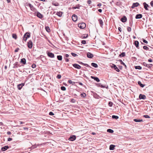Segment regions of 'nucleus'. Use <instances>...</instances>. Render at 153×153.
<instances>
[{
    "instance_id": "nucleus-13",
    "label": "nucleus",
    "mask_w": 153,
    "mask_h": 153,
    "mask_svg": "<svg viewBox=\"0 0 153 153\" xmlns=\"http://www.w3.org/2000/svg\"><path fill=\"white\" fill-rule=\"evenodd\" d=\"M72 18L74 21L75 22L77 20V16L76 15L74 14L72 17Z\"/></svg>"
},
{
    "instance_id": "nucleus-15",
    "label": "nucleus",
    "mask_w": 153,
    "mask_h": 153,
    "mask_svg": "<svg viewBox=\"0 0 153 153\" xmlns=\"http://www.w3.org/2000/svg\"><path fill=\"white\" fill-rule=\"evenodd\" d=\"M20 63H22L24 65L26 63V59L24 58L21 59Z\"/></svg>"
},
{
    "instance_id": "nucleus-63",
    "label": "nucleus",
    "mask_w": 153,
    "mask_h": 153,
    "mask_svg": "<svg viewBox=\"0 0 153 153\" xmlns=\"http://www.w3.org/2000/svg\"><path fill=\"white\" fill-rule=\"evenodd\" d=\"M7 134L8 135H10L11 134V132L10 131H8L7 132Z\"/></svg>"
},
{
    "instance_id": "nucleus-52",
    "label": "nucleus",
    "mask_w": 153,
    "mask_h": 153,
    "mask_svg": "<svg viewBox=\"0 0 153 153\" xmlns=\"http://www.w3.org/2000/svg\"><path fill=\"white\" fill-rule=\"evenodd\" d=\"M87 3L88 4H91V1L90 0H88L87 1Z\"/></svg>"
},
{
    "instance_id": "nucleus-44",
    "label": "nucleus",
    "mask_w": 153,
    "mask_h": 153,
    "mask_svg": "<svg viewBox=\"0 0 153 153\" xmlns=\"http://www.w3.org/2000/svg\"><path fill=\"white\" fill-rule=\"evenodd\" d=\"M71 54L74 57H76L78 56V55L77 54L73 53H71Z\"/></svg>"
},
{
    "instance_id": "nucleus-22",
    "label": "nucleus",
    "mask_w": 153,
    "mask_h": 153,
    "mask_svg": "<svg viewBox=\"0 0 153 153\" xmlns=\"http://www.w3.org/2000/svg\"><path fill=\"white\" fill-rule=\"evenodd\" d=\"M25 36H26V38H25V41H26L27 39L30 37V35L29 33H26L25 34Z\"/></svg>"
},
{
    "instance_id": "nucleus-61",
    "label": "nucleus",
    "mask_w": 153,
    "mask_h": 153,
    "mask_svg": "<svg viewBox=\"0 0 153 153\" xmlns=\"http://www.w3.org/2000/svg\"><path fill=\"white\" fill-rule=\"evenodd\" d=\"M19 48H16L15 50V52H17L19 50Z\"/></svg>"
},
{
    "instance_id": "nucleus-4",
    "label": "nucleus",
    "mask_w": 153,
    "mask_h": 153,
    "mask_svg": "<svg viewBox=\"0 0 153 153\" xmlns=\"http://www.w3.org/2000/svg\"><path fill=\"white\" fill-rule=\"evenodd\" d=\"M28 6L30 7L31 10L33 11H35L36 10V9L33 7V6L31 4L29 3L28 4Z\"/></svg>"
},
{
    "instance_id": "nucleus-11",
    "label": "nucleus",
    "mask_w": 153,
    "mask_h": 153,
    "mask_svg": "<svg viewBox=\"0 0 153 153\" xmlns=\"http://www.w3.org/2000/svg\"><path fill=\"white\" fill-rule=\"evenodd\" d=\"M39 146V144H35L32 145L30 147L28 148V149H30L31 150H33L35 148H37V147Z\"/></svg>"
},
{
    "instance_id": "nucleus-17",
    "label": "nucleus",
    "mask_w": 153,
    "mask_h": 153,
    "mask_svg": "<svg viewBox=\"0 0 153 153\" xmlns=\"http://www.w3.org/2000/svg\"><path fill=\"white\" fill-rule=\"evenodd\" d=\"M142 15L141 14H139L136 15L135 18L136 19H140L142 17Z\"/></svg>"
},
{
    "instance_id": "nucleus-10",
    "label": "nucleus",
    "mask_w": 153,
    "mask_h": 153,
    "mask_svg": "<svg viewBox=\"0 0 153 153\" xmlns=\"http://www.w3.org/2000/svg\"><path fill=\"white\" fill-rule=\"evenodd\" d=\"M143 5L144 7V8L145 9L147 10H149L148 9V7H149V5L146 3V2H144L143 3Z\"/></svg>"
},
{
    "instance_id": "nucleus-9",
    "label": "nucleus",
    "mask_w": 153,
    "mask_h": 153,
    "mask_svg": "<svg viewBox=\"0 0 153 153\" xmlns=\"http://www.w3.org/2000/svg\"><path fill=\"white\" fill-rule=\"evenodd\" d=\"M36 14L37 16L40 19H42L43 18V15L39 12H37L36 13Z\"/></svg>"
},
{
    "instance_id": "nucleus-23",
    "label": "nucleus",
    "mask_w": 153,
    "mask_h": 153,
    "mask_svg": "<svg viewBox=\"0 0 153 153\" xmlns=\"http://www.w3.org/2000/svg\"><path fill=\"white\" fill-rule=\"evenodd\" d=\"M13 68H18V66H19V65L18 64V62H16L14 64Z\"/></svg>"
},
{
    "instance_id": "nucleus-55",
    "label": "nucleus",
    "mask_w": 153,
    "mask_h": 153,
    "mask_svg": "<svg viewBox=\"0 0 153 153\" xmlns=\"http://www.w3.org/2000/svg\"><path fill=\"white\" fill-rule=\"evenodd\" d=\"M143 42L144 43H148V41L146 40H145V39H143Z\"/></svg>"
},
{
    "instance_id": "nucleus-60",
    "label": "nucleus",
    "mask_w": 153,
    "mask_h": 153,
    "mask_svg": "<svg viewBox=\"0 0 153 153\" xmlns=\"http://www.w3.org/2000/svg\"><path fill=\"white\" fill-rule=\"evenodd\" d=\"M12 140V138H10V137L8 138L7 139V141H10Z\"/></svg>"
},
{
    "instance_id": "nucleus-64",
    "label": "nucleus",
    "mask_w": 153,
    "mask_h": 153,
    "mask_svg": "<svg viewBox=\"0 0 153 153\" xmlns=\"http://www.w3.org/2000/svg\"><path fill=\"white\" fill-rule=\"evenodd\" d=\"M118 30L120 32H121V28L120 27H119L118 28Z\"/></svg>"
},
{
    "instance_id": "nucleus-16",
    "label": "nucleus",
    "mask_w": 153,
    "mask_h": 153,
    "mask_svg": "<svg viewBox=\"0 0 153 153\" xmlns=\"http://www.w3.org/2000/svg\"><path fill=\"white\" fill-rule=\"evenodd\" d=\"M127 18L126 16H124L121 19V21L123 22H125L127 21Z\"/></svg>"
},
{
    "instance_id": "nucleus-25",
    "label": "nucleus",
    "mask_w": 153,
    "mask_h": 153,
    "mask_svg": "<svg viewBox=\"0 0 153 153\" xmlns=\"http://www.w3.org/2000/svg\"><path fill=\"white\" fill-rule=\"evenodd\" d=\"M81 6L79 4H78L76 5L75 7H72V8L73 9H79V7H81Z\"/></svg>"
},
{
    "instance_id": "nucleus-5",
    "label": "nucleus",
    "mask_w": 153,
    "mask_h": 153,
    "mask_svg": "<svg viewBox=\"0 0 153 153\" xmlns=\"http://www.w3.org/2000/svg\"><path fill=\"white\" fill-rule=\"evenodd\" d=\"M48 56L51 58H54V55L53 53H52L48 52L47 53Z\"/></svg>"
},
{
    "instance_id": "nucleus-1",
    "label": "nucleus",
    "mask_w": 153,
    "mask_h": 153,
    "mask_svg": "<svg viewBox=\"0 0 153 153\" xmlns=\"http://www.w3.org/2000/svg\"><path fill=\"white\" fill-rule=\"evenodd\" d=\"M78 26L80 28L83 29L85 27L86 25L85 23L82 22L79 24Z\"/></svg>"
},
{
    "instance_id": "nucleus-39",
    "label": "nucleus",
    "mask_w": 153,
    "mask_h": 153,
    "mask_svg": "<svg viewBox=\"0 0 153 153\" xmlns=\"http://www.w3.org/2000/svg\"><path fill=\"white\" fill-rule=\"evenodd\" d=\"M135 68L136 69L141 70L142 69V67L140 66H135Z\"/></svg>"
},
{
    "instance_id": "nucleus-59",
    "label": "nucleus",
    "mask_w": 153,
    "mask_h": 153,
    "mask_svg": "<svg viewBox=\"0 0 153 153\" xmlns=\"http://www.w3.org/2000/svg\"><path fill=\"white\" fill-rule=\"evenodd\" d=\"M73 97L75 98H77L78 96L76 94H73Z\"/></svg>"
},
{
    "instance_id": "nucleus-41",
    "label": "nucleus",
    "mask_w": 153,
    "mask_h": 153,
    "mask_svg": "<svg viewBox=\"0 0 153 153\" xmlns=\"http://www.w3.org/2000/svg\"><path fill=\"white\" fill-rule=\"evenodd\" d=\"M107 131L110 133H113L114 132V131L112 129H107Z\"/></svg>"
},
{
    "instance_id": "nucleus-26",
    "label": "nucleus",
    "mask_w": 153,
    "mask_h": 153,
    "mask_svg": "<svg viewBox=\"0 0 153 153\" xmlns=\"http://www.w3.org/2000/svg\"><path fill=\"white\" fill-rule=\"evenodd\" d=\"M91 65L95 68H97L98 67L97 64L94 62H92L91 63Z\"/></svg>"
},
{
    "instance_id": "nucleus-27",
    "label": "nucleus",
    "mask_w": 153,
    "mask_h": 153,
    "mask_svg": "<svg viewBox=\"0 0 153 153\" xmlns=\"http://www.w3.org/2000/svg\"><path fill=\"white\" fill-rule=\"evenodd\" d=\"M115 146L113 145H111L109 146V149L110 150H113L114 149Z\"/></svg>"
},
{
    "instance_id": "nucleus-47",
    "label": "nucleus",
    "mask_w": 153,
    "mask_h": 153,
    "mask_svg": "<svg viewBox=\"0 0 153 153\" xmlns=\"http://www.w3.org/2000/svg\"><path fill=\"white\" fill-rule=\"evenodd\" d=\"M108 105L110 107H111L112 106L113 103L111 102H108Z\"/></svg>"
},
{
    "instance_id": "nucleus-42",
    "label": "nucleus",
    "mask_w": 153,
    "mask_h": 153,
    "mask_svg": "<svg viewBox=\"0 0 153 153\" xmlns=\"http://www.w3.org/2000/svg\"><path fill=\"white\" fill-rule=\"evenodd\" d=\"M112 118L115 119H117L119 118V117L118 116L114 115H112Z\"/></svg>"
},
{
    "instance_id": "nucleus-12",
    "label": "nucleus",
    "mask_w": 153,
    "mask_h": 153,
    "mask_svg": "<svg viewBox=\"0 0 153 153\" xmlns=\"http://www.w3.org/2000/svg\"><path fill=\"white\" fill-rule=\"evenodd\" d=\"M73 66L78 69H80L81 68V67L80 65H79L78 64H74L73 65Z\"/></svg>"
},
{
    "instance_id": "nucleus-2",
    "label": "nucleus",
    "mask_w": 153,
    "mask_h": 153,
    "mask_svg": "<svg viewBox=\"0 0 153 153\" xmlns=\"http://www.w3.org/2000/svg\"><path fill=\"white\" fill-rule=\"evenodd\" d=\"M27 46L30 49L32 48L33 46V43L31 40H29L27 42Z\"/></svg>"
},
{
    "instance_id": "nucleus-48",
    "label": "nucleus",
    "mask_w": 153,
    "mask_h": 153,
    "mask_svg": "<svg viewBox=\"0 0 153 153\" xmlns=\"http://www.w3.org/2000/svg\"><path fill=\"white\" fill-rule=\"evenodd\" d=\"M127 31L128 32H131V27H128L127 28Z\"/></svg>"
},
{
    "instance_id": "nucleus-53",
    "label": "nucleus",
    "mask_w": 153,
    "mask_h": 153,
    "mask_svg": "<svg viewBox=\"0 0 153 153\" xmlns=\"http://www.w3.org/2000/svg\"><path fill=\"white\" fill-rule=\"evenodd\" d=\"M143 65L146 66V67H148V65L146 64V62H143Z\"/></svg>"
},
{
    "instance_id": "nucleus-45",
    "label": "nucleus",
    "mask_w": 153,
    "mask_h": 153,
    "mask_svg": "<svg viewBox=\"0 0 153 153\" xmlns=\"http://www.w3.org/2000/svg\"><path fill=\"white\" fill-rule=\"evenodd\" d=\"M143 48L144 50H149V48L148 47H147V46H143Z\"/></svg>"
},
{
    "instance_id": "nucleus-62",
    "label": "nucleus",
    "mask_w": 153,
    "mask_h": 153,
    "mask_svg": "<svg viewBox=\"0 0 153 153\" xmlns=\"http://www.w3.org/2000/svg\"><path fill=\"white\" fill-rule=\"evenodd\" d=\"M26 36H25V34L23 36V40L25 41V38H26Z\"/></svg>"
},
{
    "instance_id": "nucleus-19",
    "label": "nucleus",
    "mask_w": 153,
    "mask_h": 153,
    "mask_svg": "<svg viewBox=\"0 0 153 153\" xmlns=\"http://www.w3.org/2000/svg\"><path fill=\"white\" fill-rule=\"evenodd\" d=\"M112 65L113 66H112V67L114 68V70H115L117 72H119L120 71L119 69L114 64H113Z\"/></svg>"
},
{
    "instance_id": "nucleus-43",
    "label": "nucleus",
    "mask_w": 153,
    "mask_h": 153,
    "mask_svg": "<svg viewBox=\"0 0 153 153\" xmlns=\"http://www.w3.org/2000/svg\"><path fill=\"white\" fill-rule=\"evenodd\" d=\"M61 90L63 91L66 90V88L63 86L61 87Z\"/></svg>"
},
{
    "instance_id": "nucleus-20",
    "label": "nucleus",
    "mask_w": 153,
    "mask_h": 153,
    "mask_svg": "<svg viewBox=\"0 0 153 153\" xmlns=\"http://www.w3.org/2000/svg\"><path fill=\"white\" fill-rule=\"evenodd\" d=\"M9 148V147L8 146H5L3 147H2L1 148V150L3 151H4L6 150L7 149Z\"/></svg>"
},
{
    "instance_id": "nucleus-58",
    "label": "nucleus",
    "mask_w": 153,
    "mask_h": 153,
    "mask_svg": "<svg viewBox=\"0 0 153 153\" xmlns=\"http://www.w3.org/2000/svg\"><path fill=\"white\" fill-rule=\"evenodd\" d=\"M150 5H151V6L153 7V1H151V2H150Z\"/></svg>"
},
{
    "instance_id": "nucleus-50",
    "label": "nucleus",
    "mask_w": 153,
    "mask_h": 153,
    "mask_svg": "<svg viewBox=\"0 0 153 153\" xmlns=\"http://www.w3.org/2000/svg\"><path fill=\"white\" fill-rule=\"evenodd\" d=\"M61 77V76L60 74H58L56 76V78L58 79H60Z\"/></svg>"
},
{
    "instance_id": "nucleus-33",
    "label": "nucleus",
    "mask_w": 153,
    "mask_h": 153,
    "mask_svg": "<svg viewBox=\"0 0 153 153\" xmlns=\"http://www.w3.org/2000/svg\"><path fill=\"white\" fill-rule=\"evenodd\" d=\"M126 53L125 52H123L121 53L119 55V56L120 57H123L125 56Z\"/></svg>"
},
{
    "instance_id": "nucleus-29",
    "label": "nucleus",
    "mask_w": 153,
    "mask_h": 153,
    "mask_svg": "<svg viewBox=\"0 0 153 153\" xmlns=\"http://www.w3.org/2000/svg\"><path fill=\"white\" fill-rule=\"evenodd\" d=\"M138 84L141 87H143L145 86V85L141 83L140 81H138L137 82Z\"/></svg>"
},
{
    "instance_id": "nucleus-3",
    "label": "nucleus",
    "mask_w": 153,
    "mask_h": 153,
    "mask_svg": "<svg viewBox=\"0 0 153 153\" xmlns=\"http://www.w3.org/2000/svg\"><path fill=\"white\" fill-rule=\"evenodd\" d=\"M76 136L75 135H72L69 138L68 140L71 141H74L76 139Z\"/></svg>"
},
{
    "instance_id": "nucleus-40",
    "label": "nucleus",
    "mask_w": 153,
    "mask_h": 153,
    "mask_svg": "<svg viewBox=\"0 0 153 153\" xmlns=\"http://www.w3.org/2000/svg\"><path fill=\"white\" fill-rule=\"evenodd\" d=\"M12 37L14 39H17V36L16 34H12Z\"/></svg>"
},
{
    "instance_id": "nucleus-28",
    "label": "nucleus",
    "mask_w": 153,
    "mask_h": 153,
    "mask_svg": "<svg viewBox=\"0 0 153 153\" xmlns=\"http://www.w3.org/2000/svg\"><path fill=\"white\" fill-rule=\"evenodd\" d=\"M120 62L121 64L125 66L126 68H127L126 65H125V64L122 61V60L121 59H119L118 60Z\"/></svg>"
},
{
    "instance_id": "nucleus-57",
    "label": "nucleus",
    "mask_w": 153,
    "mask_h": 153,
    "mask_svg": "<svg viewBox=\"0 0 153 153\" xmlns=\"http://www.w3.org/2000/svg\"><path fill=\"white\" fill-rule=\"evenodd\" d=\"M49 114V115L51 116L53 115L54 114L52 112H50Z\"/></svg>"
},
{
    "instance_id": "nucleus-24",
    "label": "nucleus",
    "mask_w": 153,
    "mask_h": 153,
    "mask_svg": "<svg viewBox=\"0 0 153 153\" xmlns=\"http://www.w3.org/2000/svg\"><path fill=\"white\" fill-rule=\"evenodd\" d=\"M63 13L61 11H59L57 12L56 13V15L59 16L61 17L62 16Z\"/></svg>"
},
{
    "instance_id": "nucleus-51",
    "label": "nucleus",
    "mask_w": 153,
    "mask_h": 153,
    "mask_svg": "<svg viewBox=\"0 0 153 153\" xmlns=\"http://www.w3.org/2000/svg\"><path fill=\"white\" fill-rule=\"evenodd\" d=\"M36 65L35 64H33L32 65V67L33 68H35L36 67Z\"/></svg>"
},
{
    "instance_id": "nucleus-32",
    "label": "nucleus",
    "mask_w": 153,
    "mask_h": 153,
    "mask_svg": "<svg viewBox=\"0 0 153 153\" xmlns=\"http://www.w3.org/2000/svg\"><path fill=\"white\" fill-rule=\"evenodd\" d=\"M45 29L46 30V31L48 32L49 33L51 31L50 28L49 27H48V26H46L45 27Z\"/></svg>"
},
{
    "instance_id": "nucleus-18",
    "label": "nucleus",
    "mask_w": 153,
    "mask_h": 153,
    "mask_svg": "<svg viewBox=\"0 0 153 153\" xmlns=\"http://www.w3.org/2000/svg\"><path fill=\"white\" fill-rule=\"evenodd\" d=\"M93 55L91 53L88 52L87 53V56L88 57L91 58L93 57Z\"/></svg>"
},
{
    "instance_id": "nucleus-34",
    "label": "nucleus",
    "mask_w": 153,
    "mask_h": 153,
    "mask_svg": "<svg viewBox=\"0 0 153 153\" xmlns=\"http://www.w3.org/2000/svg\"><path fill=\"white\" fill-rule=\"evenodd\" d=\"M80 96L82 97L85 98L86 97V95L85 93H82L80 94Z\"/></svg>"
},
{
    "instance_id": "nucleus-21",
    "label": "nucleus",
    "mask_w": 153,
    "mask_h": 153,
    "mask_svg": "<svg viewBox=\"0 0 153 153\" xmlns=\"http://www.w3.org/2000/svg\"><path fill=\"white\" fill-rule=\"evenodd\" d=\"M134 44L135 45L136 48H137L139 49V42L137 41H135Z\"/></svg>"
},
{
    "instance_id": "nucleus-30",
    "label": "nucleus",
    "mask_w": 153,
    "mask_h": 153,
    "mask_svg": "<svg viewBox=\"0 0 153 153\" xmlns=\"http://www.w3.org/2000/svg\"><path fill=\"white\" fill-rule=\"evenodd\" d=\"M134 121L136 122H143V120L140 119H134Z\"/></svg>"
},
{
    "instance_id": "nucleus-37",
    "label": "nucleus",
    "mask_w": 153,
    "mask_h": 153,
    "mask_svg": "<svg viewBox=\"0 0 153 153\" xmlns=\"http://www.w3.org/2000/svg\"><path fill=\"white\" fill-rule=\"evenodd\" d=\"M52 4L54 6H58L59 5V4L57 2H53L52 3Z\"/></svg>"
},
{
    "instance_id": "nucleus-56",
    "label": "nucleus",
    "mask_w": 153,
    "mask_h": 153,
    "mask_svg": "<svg viewBox=\"0 0 153 153\" xmlns=\"http://www.w3.org/2000/svg\"><path fill=\"white\" fill-rule=\"evenodd\" d=\"M81 43L83 44H86V41L84 40H82L81 42Z\"/></svg>"
},
{
    "instance_id": "nucleus-14",
    "label": "nucleus",
    "mask_w": 153,
    "mask_h": 153,
    "mask_svg": "<svg viewBox=\"0 0 153 153\" xmlns=\"http://www.w3.org/2000/svg\"><path fill=\"white\" fill-rule=\"evenodd\" d=\"M91 79H93L94 80H95L97 82H99L100 81V80L99 79L96 77H95L94 76H91Z\"/></svg>"
},
{
    "instance_id": "nucleus-7",
    "label": "nucleus",
    "mask_w": 153,
    "mask_h": 153,
    "mask_svg": "<svg viewBox=\"0 0 153 153\" xmlns=\"http://www.w3.org/2000/svg\"><path fill=\"white\" fill-rule=\"evenodd\" d=\"M139 98L140 99L145 100L146 99V97L145 95L140 94L139 95Z\"/></svg>"
},
{
    "instance_id": "nucleus-38",
    "label": "nucleus",
    "mask_w": 153,
    "mask_h": 153,
    "mask_svg": "<svg viewBox=\"0 0 153 153\" xmlns=\"http://www.w3.org/2000/svg\"><path fill=\"white\" fill-rule=\"evenodd\" d=\"M68 82L70 84H72V85H74L75 82H72L71 80L69 79L68 81Z\"/></svg>"
},
{
    "instance_id": "nucleus-35",
    "label": "nucleus",
    "mask_w": 153,
    "mask_h": 153,
    "mask_svg": "<svg viewBox=\"0 0 153 153\" xmlns=\"http://www.w3.org/2000/svg\"><path fill=\"white\" fill-rule=\"evenodd\" d=\"M57 59L58 60L61 61L62 59V56L61 55H58L57 56Z\"/></svg>"
},
{
    "instance_id": "nucleus-54",
    "label": "nucleus",
    "mask_w": 153,
    "mask_h": 153,
    "mask_svg": "<svg viewBox=\"0 0 153 153\" xmlns=\"http://www.w3.org/2000/svg\"><path fill=\"white\" fill-rule=\"evenodd\" d=\"M83 65H84L86 67L91 68V67L89 65H88V64H83Z\"/></svg>"
},
{
    "instance_id": "nucleus-6",
    "label": "nucleus",
    "mask_w": 153,
    "mask_h": 153,
    "mask_svg": "<svg viewBox=\"0 0 153 153\" xmlns=\"http://www.w3.org/2000/svg\"><path fill=\"white\" fill-rule=\"evenodd\" d=\"M139 3L138 2L133 3L131 7V8L132 9L136 7H137L139 5Z\"/></svg>"
},
{
    "instance_id": "nucleus-49",
    "label": "nucleus",
    "mask_w": 153,
    "mask_h": 153,
    "mask_svg": "<svg viewBox=\"0 0 153 153\" xmlns=\"http://www.w3.org/2000/svg\"><path fill=\"white\" fill-rule=\"evenodd\" d=\"M143 117L146 118H149L150 117L148 115H145L143 116Z\"/></svg>"
},
{
    "instance_id": "nucleus-31",
    "label": "nucleus",
    "mask_w": 153,
    "mask_h": 153,
    "mask_svg": "<svg viewBox=\"0 0 153 153\" xmlns=\"http://www.w3.org/2000/svg\"><path fill=\"white\" fill-rule=\"evenodd\" d=\"M97 85L99 86L100 87L102 88H105V85H103L101 83H99L97 84Z\"/></svg>"
},
{
    "instance_id": "nucleus-36",
    "label": "nucleus",
    "mask_w": 153,
    "mask_h": 153,
    "mask_svg": "<svg viewBox=\"0 0 153 153\" xmlns=\"http://www.w3.org/2000/svg\"><path fill=\"white\" fill-rule=\"evenodd\" d=\"M99 21L100 23V26L101 27L103 25V22L102 20L101 19H100L99 20Z\"/></svg>"
},
{
    "instance_id": "nucleus-8",
    "label": "nucleus",
    "mask_w": 153,
    "mask_h": 153,
    "mask_svg": "<svg viewBox=\"0 0 153 153\" xmlns=\"http://www.w3.org/2000/svg\"><path fill=\"white\" fill-rule=\"evenodd\" d=\"M25 83H22L17 85V88L19 90H21L22 87L25 85Z\"/></svg>"
},
{
    "instance_id": "nucleus-46",
    "label": "nucleus",
    "mask_w": 153,
    "mask_h": 153,
    "mask_svg": "<svg viewBox=\"0 0 153 153\" xmlns=\"http://www.w3.org/2000/svg\"><path fill=\"white\" fill-rule=\"evenodd\" d=\"M70 102L72 103H75L76 102V100L74 99H71Z\"/></svg>"
}]
</instances>
